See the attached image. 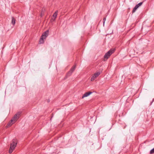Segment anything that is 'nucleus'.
<instances>
[{
	"instance_id": "1",
	"label": "nucleus",
	"mask_w": 154,
	"mask_h": 154,
	"mask_svg": "<svg viewBox=\"0 0 154 154\" xmlns=\"http://www.w3.org/2000/svg\"><path fill=\"white\" fill-rule=\"evenodd\" d=\"M17 143V140L13 139L12 143H11L10 148L9 150V152L10 153H11L12 152L13 150L16 146Z\"/></svg>"
},
{
	"instance_id": "2",
	"label": "nucleus",
	"mask_w": 154,
	"mask_h": 154,
	"mask_svg": "<svg viewBox=\"0 0 154 154\" xmlns=\"http://www.w3.org/2000/svg\"><path fill=\"white\" fill-rule=\"evenodd\" d=\"M115 51V49L113 48L111 49L109 51H108L104 56V60L105 59H107Z\"/></svg>"
},
{
	"instance_id": "3",
	"label": "nucleus",
	"mask_w": 154,
	"mask_h": 154,
	"mask_svg": "<svg viewBox=\"0 0 154 154\" xmlns=\"http://www.w3.org/2000/svg\"><path fill=\"white\" fill-rule=\"evenodd\" d=\"M21 112H17L14 116V117L11 119L13 120L14 122H15L19 118L21 114Z\"/></svg>"
},
{
	"instance_id": "4",
	"label": "nucleus",
	"mask_w": 154,
	"mask_h": 154,
	"mask_svg": "<svg viewBox=\"0 0 154 154\" xmlns=\"http://www.w3.org/2000/svg\"><path fill=\"white\" fill-rule=\"evenodd\" d=\"M101 72H97L96 73H95L91 79V81H93L94 80L97 78L100 74Z\"/></svg>"
},
{
	"instance_id": "5",
	"label": "nucleus",
	"mask_w": 154,
	"mask_h": 154,
	"mask_svg": "<svg viewBox=\"0 0 154 154\" xmlns=\"http://www.w3.org/2000/svg\"><path fill=\"white\" fill-rule=\"evenodd\" d=\"M49 30H47L45 31L41 36L42 37L44 38L45 39L48 36V35Z\"/></svg>"
},
{
	"instance_id": "6",
	"label": "nucleus",
	"mask_w": 154,
	"mask_h": 154,
	"mask_svg": "<svg viewBox=\"0 0 154 154\" xmlns=\"http://www.w3.org/2000/svg\"><path fill=\"white\" fill-rule=\"evenodd\" d=\"M92 93V92L89 91L88 92H85L82 96V98H83L85 97H87Z\"/></svg>"
},
{
	"instance_id": "7",
	"label": "nucleus",
	"mask_w": 154,
	"mask_h": 154,
	"mask_svg": "<svg viewBox=\"0 0 154 154\" xmlns=\"http://www.w3.org/2000/svg\"><path fill=\"white\" fill-rule=\"evenodd\" d=\"M58 13V11L57 10L56 11L55 13L53 14V16L54 17V20L57 17V14Z\"/></svg>"
},
{
	"instance_id": "8",
	"label": "nucleus",
	"mask_w": 154,
	"mask_h": 154,
	"mask_svg": "<svg viewBox=\"0 0 154 154\" xmlns=\"http://www.w3.org/2000/svg\"><path fill=\"white\" fill-rule=\"evenodd\" d=\"M13 120L11 119V121L8 122V126H10L12 125L15 122H14Z\"/></svg>"
},
{
	"instance_id": "9",
	"label": "nucleus",
	"mask_w": 154,
	"mask_h": 154,
	"mask_svg": "<svg viewBox=\"0 0 154 154\" xmlns=\"http://www.w3.org/2000/svg\"><path fill=\"white\" fill-rule=\"evenodd\" d=\"M16 20L14 17H12L11 23L14 26Z\"/></svg>"
},
{
	"instance_id": "10",
	"label": "nucleus",
	"mask_w": 154,
	"mask_h": 154,
	"mask_svg": "<svg viewBox=\"0 0 154 154\" xmlns=\"http://www.w3.org/2000/svg\"><path fill=\"white\" fill-rule=\"evenodd\" d=\"M45 39L44 38L41 36V38L39 41V43L40 44H43L44 42V39Z\"/></svg>"
},
{
	"instance_id": "11",
	"label": "nucleus",
	"mask_w": 154,
	"mask_h": 154,
	"mask_svg": "<svg viewBox=\"0 0 154 154\" xmlns=\"http://www.w3.org/2000/svg\"><path fill=\"white\" fill-rule=\"evenodd\" d=\"M72 71H70V70L67 73L66 78H67V77L70 76L72 73Z\"/></svg>"
},
{
	"instance_id": "12",
	"label": "nucleus",
	"mask_w": 154,
	"mask_h": 154,
	"mask_svg": "<svg viewBox=\"0 0 154 154\" xmlns=\"http://www.w3.org/2000/svg\"><path fill=\"white\" fill-rule=\"evenodd\" d=\"M76 67V65H75L73 66L71 68V69L70 70V71H72V72H73L74 71V70L75 69Z\"/></svg>"
},
{
	"instance_id": "13",
	"label": "nucleus",
	"mask_w": 154,
	"mask_h": 154,
	"mask_svg": "<svg viewBox=\"0 0 154 154\" xmlns=\"http://www.w3.org/2000/svg\"><path fill=\"white\" fill-rule=\"evenodd\" d=\"M138 8L137 7V6H135V7H134V9H133V10L132 11V13H134L136 11V10Z\"/></svg>"
},
{
	"instance_id": "14",
	"label": "nucleus",
	"mask_w": 154,
	"mask_h": 154,
	"mask_svg": "<svg viewBox=\"0 0 154 154\" xmlns=\"http://www.w3.org/2000/svg\"><path fill=\"white\" fill-rule=\"evenodd\" d=\"M143 2H140V3H138L137 5H136V6H137V7L138 8L139 7L141 6L142 5V4H143Z\"/></svg>"
},
{
	"instance_id": "15",
	"label": "nucleus",
	"mask_w": 154,
	"mask_h": 154,
	"mask_svg": "<svg viewBox=\"0 0 154 154\" xmlns=\"http://www.w3.org/2000/svg\"><path fill=\"white\" fill-rule=\"evenodd\" d=\"M154 153V148L152 149L150 152V154H153Z\"/></svg>"
},
{
	"instance_id": "16",
	"label": "nucleus",
	"mask_w": 154,
	"mask_h": 154,
	"mask_svg": "<svg viewBox=\"0 0 154 154\" xmlns=\"http://www.w3.org/2000/svg\"><path fill=\"white\" fill-rule=\"evenodd\" d=\"M106 17H104L103 19V26H104V23H105V21L106 20Z\"/></svg>"
},
{
	"instance_id": "17",
	"label": "nucleus",
	"mask_w": 154,
	"mask_h": 154,
	"mask_svg": "<svg viewBox=\"0 0 154 154\" xmlns=\"http://www.w3.org/2000/svg\"><path fill=\"white\" fill-rule=\"evenodd\" d=\"M43 15H44V11H42L41 13V16L42 17Z\"/></svg>"
},
{
	"instance_id": "18",
	"label": "nucleus",
	"mask_w": 154,
	"mask_h": 154,
	"mask_svg": "<svg viewBox=\"0 0 154 154\" xmlns=\"http://www.w3.org/2000/svg\"><path fill=\"white\" fill-rule=\"evenodd\" d=\"M153 101H154V99L153 100Z\"/></svg>"
}]
</instances>
